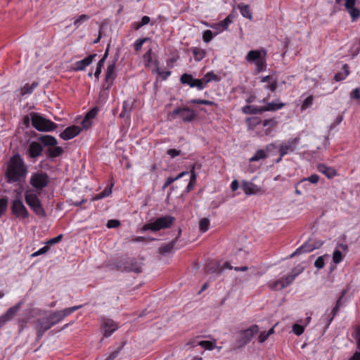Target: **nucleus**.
<instances>
[{"instance_id": "2eb2a0df", "label": "nucleus", "mask_w": 360, "mask_h": 360, "mask_svg": "<svg viewBox=\"0 0 360 360\" xmlns=\"http://www.w3.org/2000/svg\"><path fill=\"white\" fill-rule=\"evenodd\" d=\"M180 82L183 84H186L191 88H197L200 91L205 89V84L202 79H195L191 74L184 73L180 77Z\"/></svg>"}, {"instance_id": "0e129e2a", "label": "nucleus", "mask_w": 360, "mask_h": 360, "mask_svg": "<svg viewBox=\"0 0 360 360\" xmlns=\"http://www.w3.org/2000/svg\"><path fill=\"white\" fill-rule=\"evenodd\" d=\"M304 270V268L302 266H297L292 270L291 275L295 278L300 274H301Z\"/></svg>"}, {"instance_id": "412c9836", "label": "nucleus", "mask_w": 360, "mask_h": 360, "mask_svg": "<svg viewBox=\"0 0 360 360\" xmlns=\"http://www.w3.org/2000/svg\"><path fill=\"white\" fill-rule=\"evenodd\" d=\"M81 131L79 126L72 125L67 127L63 132L60 134V137L63 140H70L77 136Z\"/></svg>"}, {"instance_id": "ea45409f", "label": "nucleus", "mask_w": 360, "mask_h": 360, "mask_svg": "<svg viewBox=\"0 0 360 360\" xmlns=\"http://www.w3.org/2000/svg\"><path fill=\"white\" fill-rule=\"evenodd\" d=\"M188 103L191 104H202L206 105L217 106V103L215 102L205 99H191V101H189Z\"/></svg>"}, {"instance_id": "b1692460", "label": "nucleus", "mask_w": 360, "mask_h": 360, "mask_svg": "<svg viewBox=\"0 0 360 360\" xmlns=\"http://www.w3.org/2000/svg\"><path fill=\"white\" fill-rule=\"evenodd\" d=\"M267 99L268 97H266L261 101L262 103L266 104L264 106H262L263 112L266 111H276L277 110L281 109L285 105V104L282 102H267Z\"/></svg>"}, {"instance_id": "393cba45", "label": "nucleus", "mask_w": 360, "mask_h": 360, "mask_svg": "<svg viewBox=\"0 0 360 360\" xmlns=\"http://www.w3.org/2000/svg\"><path fill=\"white\" fill-rule=\"evenodd\" d=\"M22 304L23 302L20 301L15 305L10 307L4 314L1 315L6 323L14 317V316L19 311Z\"/></svg>"}, {"instance_id": "e2e57ef3", "label": "nucleus", "mask_w": 360, "mask_h": 360, "mask_svg": "<svg viewBox=\"0 0 360 360\" xmlns=\"http://www.w3.org/2000/svg\"><path fill=\"white\" fill-rule=\"evenodd\" d=\"M350 98L352 99H358L360 101V89L359 88L354 89L350 94Z\"/></svg>"}, {"instance_id": "72a5a7b5", "label": "nucleus", "mask_w": 360, "mask_h": 360, "mask_svg": "<svg viewBox=\"0 0 360 360\" xmlns=\"http://www.w3.org/2000/svg\"><path fill=\"white\" fill-rule=\"evenodd\" d=\"M191 51L195 61H200L205 58L206 54L204 49L198 47H192Z\"/></svg>"}, {"instance_id": "052dcab7", "label": "nucleus", "mask_w": 360, "mask_h": 360, "mask_svg": "<svg viewBox=\"0 0 360 360\" xmlns=\"http://www.w3.org/2000/svg\"><path fill=\"white\" fill-rule=\"evenodd\" d=\"M120 225V221L117 219H110L107 222V227L109 229L117 228Z\"/></svg>"}, {"instance_id": "a19ab883", "label": "nucleus", "mask_w": 360, "mask_h": 360, "mask_svg": "<svg viewBox=\"0 0 360 360\" xmlns=\"http://www.w3.org/2000/svg\"><path fill=\"white\" fill-rule=\"evenodd\" d=\"M319 181V175L317 174H312L310 176L307 177V178H304L302 179V180H300L297 185L298 186H300L307 181L311 183V184H317Z\"/></svg>"}, {"instance_id": "0eeeda50", "label": "nucleus", "mask_w": 360, "mask_h": 360, "mask_svg": "<svg viewBox=\"0 0 360 360\" xmlns=\"http://www.w3.org/2000/svg\"><path fill=\"white\" fill-rule=\"evenodd\" d=\"M175 218L171 215H165L157 218L153 222L145 224L142 230L158 231L161 229L169 228L174 222Z\"/></svg>"}, {"instance_id": "864d4df0", "label": "nucleus", "mask_w": 360, "mask_h": 360, "mask_svg": "<svg viewBox=\"0 0 360 360\" xmlns=\"http://www.w3.org/2000/svg\"><path fill=\"white\" fill-rule=\"evenodd\" d=\"M292 331L295 335H301L304 331V326H302L300 324L295 323L292 326Z\"/></svg>"}, {"instance_id": "a211bd4d", "label": "nucleus", "mask_w": 360, "mask_h": 360, "mask_svg": "<svg viewBox=\"0 0 360 360\" xmlns=\"http://www.w3.org/2000/svg\"><path fill=\"white\" fill-rule=\"evenodd\" d=\"M101 327L105 337L110 336L118 328L117 324L111 319L102 317L101 319Z\"/></svg>"}, {"instance_id": "de8ad7c7", "label": "nucleus", "mask_w": 360, "mask_h": 360, "mask_svg": "<svg viewBox=\"0 0 360 360\" xmlns=\"http://www.w3.org/2000/svg\"><path fill=\"white\" fill-rule=\"evenodd\" d=\"M283 285H284L283 283V281L281 279L273 281L271 283H269L270 288L272 290H281V289L285 288V286H283Z\"/></svg>"}, {"instance_id": "603ef678", "label": "nucleus", "mask_w": 360, "mask_h": 360, "mask_svg": "<svg viewBox=\"0 0 360 360\" xmlns=\"http://www.w3.org/2000/svg\"><path fill=\"white\" fill-rule=\"evenodd\" d=\"M195 164L193 165L192 167H191V177H190V180H189V184H191L192 185H193L195 186V184H196V179H197V174L195 172Z\"/></svg>"}, {"instance_id": "9b49d317", "label": "nucleus", "mask_w": 360, "mask_h": 360, "mask_svg": "<svg viewBox=\"0 0 360 360\" xmlns=\"http://www.w3.org/2000/svg\"><path fill=\"white\" fill-rule=\"evenodd\" d=\"M259 329L257 325H252L250 328L241 330L237 340L238 347L241 348L249 343L255 335L258 333Z\"/></svg>"}, {"instance_id": "6e6d98bb", "label": "nucleus", "mask_w": 360, "mask_h": 360, "mask_svg": "<svg viewBox=\"0 0 360 360\" xmlns=\"http://www.w3.org/2000/svg\"><path fill=\"white\" fill-rule=\"evenodd\" d=\"M313 100H314V98L311 96L307 97L304 99V101H303V103L301 106L302 110H304V109H307V108H309L311 105Z\"/></svg>"}, {"instance_id": "79ce46f5", "label": "nucleus", "mask_w": 360, "mask_h": 360, "mask_svg": "<svg viewBox=\"0 0 360 360\" xmlns=\"http://www.w3.org/2000/svg\"><path fill=\"white\" fill-rule=\"evenodd\" d=\"M215 340L214 342L202 340L198 342V345L207 350H212L216 347Z\"/></svg>"}, {"instance_id": "49530a36", "label": "nucleus", "mask_w": 360, "mask_h": 360, "mask_svg": "<svg viewBox=\"0 0 360 360\" xmlns=\"http://www.w3.org/2000/svg\"><path fill=\"white\" fill-rule=\"evenodd\" d=\"M343 259L342 252L340 250H335L333 254V261L335 264H339Z\"/></svg>"}, {"instance_id": "37998d69", "label": "nucleus", "mask_w": 360, "mask_h": 360, "mask_svg": "<svg viewBox=\"0 0 360 360\" xmlns=\"http://www.w3.org/2000/svg\"><path fill=\"white\" fill-rule=\"evenodd\" d=\"M8 198L5 196L0 198V217L5 213L7 210Z\"/></svg>"}, {"instance_id": "6ab92c4d", "label": "nucleus", "mask_w": 360, "mask_h": 360, "mask_svg": "<svg viewBox=\"0 0 360 360\" xmlns=\"http://www.w3.org/2000/svg\"><path fill=\"white\" fill-rule=\"evenodd\" d=\"M43 144L38 141H32L28 144L27 152L31 159H36L41 156L43 153Z\"/></svg>"}, {"instance_id": "3c124183", "label": "nucleus", "mask_w": 360, "mask_h": 360, "mask_svg": "<svg viewBox=\"0 0 360 360\" xmlns=\"http://www.w3.org/2000/svg\"><path fill=\"white\" fill-rule=\"evenodd\" d=\"M149 39L148 37H144L142 39H139L135 41L134 44V50L136 51H139L141 49L143 44L147 41Z\"/></svg>"}, {"instance_id": "bb28decb", "label": "nucleus", "mask_w": 360, "mask_h": 360, "mask_svg": "<svg viewBox=\"0 0 360 360\" xmlns=\"http://www.w3.org/2000/svg\"><path fill=\"white\" fill-rule=\"evenodd\" d=\"M317 169L319 172L324 174L328 179H332L337 176L335 169L331 167H328L324 164H319L317 165Z\"/></svg>"}, {"instance_id": "4d7b16f0", "label": "nucleus", "mask_w": 360, "mask_h": 360, "mask_svg": "<svg viewBox=\"0 0 360 360\" xmlns=\"http://www.w3.org/2000/svg\"><path fill=\"white\" fill-rule=\"evenodd\" d=\"M213 34L211 30H207L203 32L202 40L207 43L212 40Z\"/></svg>"}, {"instance_id": "1a4fd4ad", "label": "nucleus", "mask_w": 360, "mask_h": 360, "mask_svg": "<svg viewBox=\"0 0 360 360\" xmlns=\"http://www.w3.org/2000/svg\"><path fill=\"white\" fill-rule=\"evenodd\" d=\"M49 175L42 171L33 172L30 178V185L39 191L49 185Z\"/></svg>"}, {"instance_id": "f704fd0d", "label": "nucleus", "mask_w": 360, "mask_h": 360, "mask_svg": "<svg viewBox=\"0 0 360 360\" xmlns=\"http://www.w3.org/2000/svg\"><path fill=\"white\" fill-rule=\"evenodd\" d=\"M219 80H220V77L218 76L217 75L214 74L212 71L208 72L202 78V81L205 84V87L209 82H210L212 81L219 82Z\"/></svg>"}, {"instance_id": "dca6fc26", "label": "nucleus", "mask_w": 360, "mask_h": 360, "mask_svg": "<svg viewBox=\"0 0 360 360\" xmlns=\"http://www.w3.org/2000/svg\"><path fill=\"white\" fill-rule=\"evenodd\" d=\"M115 73V62L109 64L107 67L104 82L102 84V90H109L113 84L114 80L116 77Z\"/></svg>"}, {"instance_id": "774afa93", "label": "nucleus", "mask_w": 360, "mask_h": 360, "mask_svg": "<svg viewBox=\"0 0 360 360\" xmlns=\"http://www.w3.org/2000/svg\"><path fill=\"white\" fill-rule=\"evenodd\" d=\"M62 238H63V235L60 234L58 236H56V237H55L53 238H51L49 240H48L46 242V244L51 245L58 243V242H60Z\"/></svg>"}, {"instance_id": "c9c22d12", "label": "nucleus", "mask_w": 360, "mask_h": 360, "mask_svg": "<svg viewBox=\"0 0 360 360\" xmlns=\"http://www.w3.org/2000/svg\"><path fill=\"white\" fill-rule=\"evenodd\" d=\"M343 72H338L334 76V79L336 82H340L345 79L349 74V66L347 64H345L342 66Z\"/></svg>"}, {"instance_id": "2f4dec72", "label": "nucleus", "mask_w": 360, "mask_h": 360, "mask_svg": "<svg viewBox=\"0 0 360 360\" xmlns=\"http://www.w3.org/2000/svg\"><path fill=\"white\" fill-rule=\"evenodd\" d=\"M278 124V122L274 118L264 120L262 122L263 127H266L264 134L265 135H269L272 129L275 127Z\"/></svg>"}, {"instance_id": "20e7f679", "label": "nucleus", "mask_w": 360, "mask_h": 360, "mask_svg": "<svg viewBox=\"0 0 360 360\" xmlns=\"http://www.w3.org/2000/svg\"><path fill=\"white\" fill-rule=\"evenodd\" d=\"M266 51L262 49L261 50H251L245 56V59L248 63H255L257 66L258 72H263L266 68Z\"/></svg>"}, {"instance_id": "8fccbe9b", "label": "nucleus", "mask_w": 360, "mask_h": 360, "mask_svg": "<svg viewBox=\"0 0 360 360\" xmlns=\"http://www.w3.org/2000/svg\"><path fill=\"white\" fill-rule=\"evenodd\" d=\"M247 122H248V125L251 129H253L255 127L262 122V120L259 117H255L248 118Z\"/></svg>"}, {"instance_id": "f8f14e48", "label": "nucleus", "mask_w": 360, "mask_h": 360, "mask_svg": "<svg viewBox=\"0 0 360 360\" xmlns=\"http://www.w3.org/2000/svg\"><path fill=\"white\" fill-rule=\"evenodd\" d=\"M11 214H13L16 218L25 219L29 217V212L21 198H15L13 200L11 206Z\"/></svg>"}, {"instance_id": "a18cd8bd", "label": "nucleus", "mask_w": 360, "mask_h": 360, "mask_svg": "<svg viewBox=\"0 0 360 360\" xmlns=\"http://www.w3.org/2000/svg\"><path fill=\"white\" fill-rule=\"evenodd\" d=\"M210 220L207 218H202L199 222V229L200 231L205 232L209 229Z\"/></svg>"}, {"instance_id": "9d476101", "label": "nucleus", "mask_w": 360, "mask_h": 360, "mask_svg": "<svg viewBox=\"0 0 360 360\" xmlns=\"http://www.w3.org/2000/svg\"><path fill=\"white\" fill-rule=\"evenodd\" d=\"M169 116L172 120L180 117L184 122H191L196 118L197 114L188 107H178L172 111Z\"/></svg>"}, {"instance_id": "7c9ffc66", "label": "nucleus", "mask_w": 360, "mask_h": 360, "mask_svg": "<svg viewBox=\"0 0 360 360\" xmlns=\"http://www.w3.org/2000/svg\"><path fill=\"white\" fill-rule=\"evenodd\" d=\"M243 112L247 115L262 114L263 112L262 106L245 105L242 109Z\"/></svg>"}, {"instance_id": "7ed1b4c3", "label": "nucleus", "mask_w": 360, "mask_h": 360, "mask_svg": "<svg viewBox=\"0 0 360 360\" xmlns=\"http://www.w3.org/2000/svg\"><path fill=\"white\" fill-rule=\"evenodd\" d=\"M143 263L134 257L121 258L116 262L118 270L126 272L140 274L142 272Z\"/></svg>"}, {"instance_id": "f3484780", "label": "nucleus", "mask_w": 360, "mask_h": 360, "mask_svg": "<svg viewBox=\"0 0 360 360\" xmlns=\"http://www.w3.org/2000/svg\"><path fill=\"white\" fill-rule=\"evenodd\" d=\"M51 327V324L50 323L47 316L38 319L35 323L37 339H41L45 332L49 330Z\"/></svg>"}, {"instance_id": "c756f323", "label": "nucleus", "mask_w": 360, "mask_h": 360, "mask_svg": "<svg viewBox=\"0 0 360 360\" xmlns=\"http://www.w3.org/2000/svg\"><path fill=\"white\" fill-rule=\"evenodd\" d=\"M176 240L177 238L169 242L168 243L163 244L162 245H161L159 248V253L164 256L169 253H171L172 252V250L174 249Z\"/></svg>"}, {"instance_id": "4be33fe9", "label": "nucleus", "mask_w": 360, "mask_h": 360, "mask_svg": "<svg viewBox=\"0 0 360 360\" xmlns=\"http://www.w3.org/2000/svg\"><path fill=\"white\" fill-rule=\"evenodd\" d=\"M242 189L247 195H256L261 192V188L250 181H243Z\"/></svg>"}, {"instance_id": "13d9d810", "label": "nucleus", "mask_w": 360, "mask_h": 360, "mask_svg": "<svg viewBox=\"0 0 360 360\" xmlns=\"http://www.w3.org/2000/svg\"><path fill=\"white\" fill-rule=\"evenodd\" d=\"M98 108H92L91 110H89V111L86 114V115H85V117H86V120H91L92 119H94V118L96 117V115H97V113H98Z\"/></svg>"}, {"instance_id": "39448f33", "label": "nucleus", "mask_w": 360, "mask_h": 360, "mask_svg": "<svg viewBox=\"0 0 360 360\" xmlns=\"http://www.w3.org/2000/svg\"><path fill=\"white\" fill-rule=\"evenodd\" d=\"M32 126L39 131H52L57 128V124L47 120L37 112L30 114Z\"/></svg>"}, {"instance_id": "bf43d9fd", "label": "nucleus", "mask_w": 360, "mask_h": 360, "mask_svg": "<svg viewBox=\"0 0 360 360\" xmlns=\"http://www.w3.org/2000/svg\"><path fill=\"white\" fill-rule=\"evenodd\" d=\"M49 248L48 245L44 246L43 248H40L37 252H34V253H32L31 255V257H37L39 255L45 254L46 252H47L49 251Z\"/></svg>"}, {"instance_id": "f257e3e1", "label": "nucleus", "mask_w": 360, "mask_h": 360, "mask_svg": "<svg viewBox=\"0 0 360 360\" xmlns=\"http://www.w3.org/2000/svg\"><path fill=\"white\" fill-rule=\"evenodd\" d=\"M28 173L27 167L19 153L12 155L7 162L4 172L8 184L21 185L26 179Z\"/></svg>"}, {"instance_id": "5701e85b", "label": "nucleus", "mask_w": 360, "mask_h": 360, "mask_svg": "<svg viewBox=\"0 0 360 360\" xmlns=\"http://www.w3.org/2000/svg\"><path fill=\"white\" fill-rule=\"evenodd\" d=\"M97 56V54H90L85 58L77 61L75 63L74 66V70L75 71H82L84 70L85 68L89 66L93 61V60L95 58V57Z\"/></svg>"}, {"instance_id": "680f3d73", "label": "nucleus", "mask_w": 360, "mask_h": 360, "mask_svg": "<svg viewBox=\"0 0 360 360\" xmlns=\"http://www.w3.org/2000/svg\"><path fill=\"white\" fill-rule=\"evenodd\" d=\"M324 264H325V262H324V259H323V257L322 256H320L319 257L315 262H314V266L318 269H322L323 266H324Z\"/></svg>"}, {"instance_id": "423d86ee", "label": "nucleus", "mask_w": 360, "mask_h": 360, "mask_svg": "<svg viewBox=\"0 0 360 360\" xmlns=\"http://www.w3.org/2000/svg\"><path fill=\"white\" fill-rule=\"evenodd\" d=\"M25 200L30 209L39 217H45L46 212L37 195L30 190L25 192Z\"/></svg>"}, {"instance_id": "4468645a", "label": "nucleus", "mask_w": 360, "mask_h": 360, "mask_svg": "<svg viewBox=\"0 0 360 360\" xmlns=\"http://www.w3.org/2000/svg\"><path fill=\"white\" fill-rule=\"evenodd\" d=\"M322 244L323 243L320 241L309 239L302 245L298 248L292 254H291L290 257H293L295 255H299L302 253L310 252L314 250L320 248Z\"/></svg>"}, {"instance_id": "ddd939ff", "label": "nucleus", "mask_w": 360, "mask_h": 360, "mask_svg": "<svg viewBox=\"0 0 360 360\" xmlns=\"http://www.w3.org/2000/svg\"><path fill=\"white\" fill-rule=\"evenodd\" d=\"M300 143V137L299 136L289 139L287 141L281 143L279 146V154L283 157L288 153H293L297 148Z\"/></svg>"}, {"instance_id": "f03ea898", "label": "nucleus", "mask_w": 360, "mask_h": 360, "mask_svg": "<svg viewBox=\"0 0 360 360\" xmlns=\"http://www.w3.org/2000/svg\"><path fill=\"white\" fill-rule=\"evenodd\" d=\"M38 140L44 147H48L46 150V155L50 158H58L64 153V150L60 146H57V139L51 135H39Z\"/></svg>"}, {"instance_id": "a878e982", "label": "nucleus", "mask_w": 360, "mask_h": 360, "mask_svg": "<svg viewBox=\"0 0 360 360\" xmlns=\"http://www.w3.org/2000/svg\"><path fill=\"white\" fill-rule=\"evenodd\" d=\"M356 0H346L345 6L346 10L350 14L353 20H355L360 16V11L355 8Z\"/></svg>"}, {"instance_id": "5fc2aeb1", "label": "nucleus", "mask_w": 360, "mask_h": 360, "mask_svg": "<svg viewBox=\"0 0 360 360\" xmlns=\"http://www.w3.org/2000/svg\"><path fill=\"white\" fill-rule=\"evenodd\" d=\"M281 280L283 281V283L284 285L283 286H285V288H286L287 286H288L290 284H291L292 283V281L295 280V278H293V276L291 274H288L286 276L282 278Z\"/></svg>"}, {"instance_id": "58836bf2", "label": "nucleus", "mask_w": 360, "mask_h": 360, "mask_svg": "<svg viewBox=\"0 0 360 360\" xmlns=\"http://www.w3.org/2000/svg\"><path fill=\"white\" fill-rule=\"evenodd\" d=\"M90 19V16L86 14H82L76 18L74 21V26L75 29H77L84 22L88 21Z\"/></svg>"}, {"instance_id": "e433bc0d", "label": "nucleus", "mask_w": 360, "mask_h": 360, "mask_svg": "<svg viewBox=\"0 0 360 360\" xmlns=\"http://www.w3.org/2000/svg\"><path fill=\"white\" fill-rule=\"evenodd\" d=\"M267 158V155L266 153V151L263 149L258 150L255 155L250 158V162H257L260 160H264Z\"/></svg>"}, {"instance_id": "6e6552de", "label": "nucleus", "mask_w": 360, "mask_h": 360, "mask_svg": "<svg viewBox=\"0 0 360 360\" xmlns=\"http://www.w3.org/2000/svg\"><path fill=\"white\" fill-rule=\"evenodd\" d=\"M82 305L74 306L68 308H65L62 310L58 311H51L49 314L46 316L51 326L56 325L57 323L61 322L65 317L70 315L77 309L82 308Z\"/></svg>"}, {"instance_id": "09e8293b", "label": "nucleus", "mask_w": 360, "mask_h": 360, "mask_svg": "<svg viewBox=\"0 0 360 360\" xmlns=\"http://www.w3.org/2000/svg\"><path fill=\"white\" fill-rule=\"evenodd\" d=\"M143 60L146 66H149L153 60V51L151 49H148L143 55Z\"/></svg>"}, {"instance_id": "c03bdc74", "label": "nucleus", "mask_w": 360, "mask_h": 360, "mask_svg": "<svg viewBox=\"0 0 360 360\" xmlns=\"http://www.w3.org/2000/svg\"><path fill=\"white\" fill-rule=\"evenodd\" d=\"M340 308V307L335 305V307L333 308V309L331 310L330 314H328V317H326V319L328 321V324H327L328 326L330 324V323L332 322V321L333 320L335 316L338 313Z\"/></svg>"}, {"instance_id": "69168bd1", "label": "nucleus", "mask_w": 360, "mask_h": 360, "mask_svg": "<svg viewBox=\"0 0 360 360\" xmlns=\"http://www.w3.org/2000/svg\"><path fill=\"white\" fill-rule=\"evenodd\" d=\"M32 90L30 89V86L29 84H25L22 89L20 94L22 96H25L26 94H30L32 93Z\"/></svg>"}, {"instance_id": "4c0bfd02", "label": "nucleus", "mask_w": 360, "mask_h": 360, "mask_svg": "<svg viewBox=\"0 0 360 360\" xmlns=\"http://www.w3.org/2000/svg\"><path fill=\"white\" fill-rule=\"evenodd\" d=\"M131 105L127 101H124L123 106H122V110L120 112V117H129L130 116V112L131 110Z\"/></svg>"}, {"instance_id": "cd10ccee", "label": "nucleus", "mask_w": 360, "mask_h": 360, "mask_svg": "<svg viewBox=\"0 0 360 360\" xmlns=\"http://www.w3.org/2000/svg\"><path fill=\"white\" fill-rule=\"evenodd\" d=\"M261 82L266 83L269 82V84L264 85L265 89H269L271 92H274L277 88V80L271 75L262 77L261 78Z\"/></svg>"}, {"instance_id": "aec40b11", "label": "nucleus", "mask_w": 360, "mask_h": 360, "mask_svg": "<svg viewBox=\"0 0 360 360\" xmlns=\"http://www.w3.org/2000/svg\"><path fill=\"white\" fill-rule=\"evenodd\" d=\"M233 18L234 15L232 13H230L224 20L217 23H213L209 26L217 31L216 33L217 34V33L226 30L229 25L233 22Z\"/></svg>"}, {"instance_id": "338daca9", "label": "nucleus", "mask_w": 360, "mask_h": 360, "mask_svg": "<svg viewBox=\"0 0 360 360\" xmlns=\"http://www.w3.org/2000/svg\"><path fill=\"white\" fill-rule=\"evenodd\" d=\"M167 154L169 155L172 158H175L181 154V151L176 149L171 148L167 151Z\"/></svg>"}, {"instance_id": "473e14b6", "label": "nucleus", "mask_w": 360, "mask_h": 360, "mask_svg": "<svg viewBox=\"0 0 360 360\" xmlns=\"http://www.w3.org/2000/svg\"><path fill=\"white\" fill-rule=\"evenodd\" d=\"M187 174H188V171H184V172H181L180 174H179L175 177L169 176V177L167 178L165 181V183H164V184H163V186H162V190H165L167 187L170 186L175 181L182 178L183 176H186Z\"/></svg>"}, {"instance_id": "c85d7f7f", "label": "nucleus", "mask_w": 360, "mask_h": 360, "mask_svg": "<svg viewBox=\"0 0 360 360\" xmlns=\"http://www.w3.org/2000/svg\"><path fill=\"white\" fill-rule=\"evenodd\" d=\"M237 8L243 17L250 20L252 19V13L249 5L240 3L237 5Z\"/></svg>"}]
</instances>
